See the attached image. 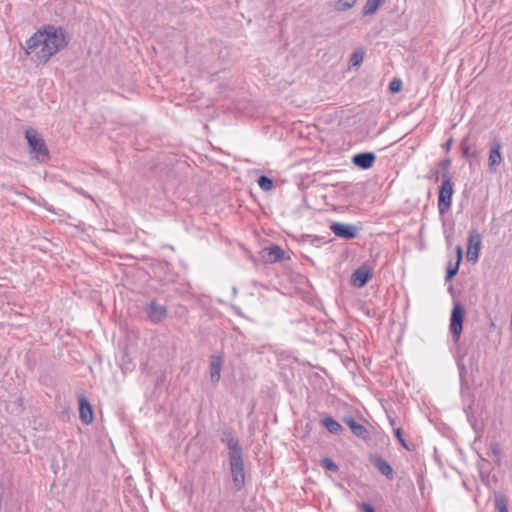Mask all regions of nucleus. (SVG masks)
<instances>
[{"instance_id": "nucleus-5", "label": "nucleus", "mask_w": 512, "mask_h": 512, "mask_svg": "<svg viewBox=\"0 0 512 512\" xmlns=\"http://www.w3.org/2000/svg\"><path fill=\"white\" fill-rule=\"evenodd\" d=\"M442 178H443V181L439 188V193H438V210L441 215H444L451 208L452 195H453L454 189H453V183L451 181L450 175L443 173Z\"/></svg>"}, {"instance_id": "nucleus-29", "label": "nucleus", "mask_w": 512, "mask_h": 512, "mask_svg": "<svg viewBox=\"0 0 512 512\" xmlns=\"http://www.w3.org/2000/svg\"><path fill=\"white\" fill-rule=\"evenodd\" d=\"M450 165H451V159L450 158H445L443 159L440 163H439V167L441 168L442 170V174L443 173H446L447 175H449V168H450Z\"/></svg>"}, {"instance_id": "nucleus-17", "label": "nucleus", "mask_w": 512, "mask_h": 512, "mask_svg": "<svg viewBox=\"0 0 512 512\" xmlns=\"http://www.w3.org/2000/svg\"><path fill=\"white\" fill-rule=\"evenodd\" d=\"M384 1L385 0H367L363 7L362 15L368 16L374 14Z\"/></svg>"}, {"instance_id": "nucleus-1", "label": "nucleus", "mask_w": 512, "mask_h": 512, "mask_svg": "<svg viewBox=\"0 0 512 512\" xmlns=\"http://www.w3.org/2000/svg\"><path fill=\"white\" fill-rule=\"evenodd\" d=\"M67 44V33L62 27L47 25L26 41L24 49L27 55L34 54L33 60L36 63L45 64Z\"/></svg>"}, {"instance_id": "nucleus-32", "label": "nucleus", "mask_w": 512, "mask_h": 512, "mask_svg": "<svg viewBox=\"0 0 512 512\" xmlns=\"http://www.w3.org/2000/svg\"><path fill=\"white\" fill-rule=\"evenodd\" d=\"M362 510L363 512H375L374 507L369 503H363Z\"/></svg>"}, {"instance_id": "nucleus-25", "label": "nucleus", "mask_w": 512, "mask_h": 512, "mask_svg": "<svg viewBox=\"0 0 512 512\" xmlns=\"http://www.w3.org/2000/svg\"><path fill=\"white\" fill-rule=\"evenodd\" d=\"M460 148L462 151V154L465 158L474 157L475 154L471 153L470 151V145L468 144V137L464 138L460 143Z\"/></svg>"}, {"instance_id": "nucleus-15", "label": "nucleus", "mask_w": 512, "mask_h": 512, "mask_svg": "<svg viewBox=\"0 0 512 512\" xmlns=\"http://www.w3.org/2000/svg\"><path fill=\"white\" fill-rule=\"evenodd\" d=\"M373 465L377 468V470L384 475L389 480L394 478V470L391 465L383 459L381 456H375L372 459Z\"/></svg>"}, {"instance_id": "nucleus-7", "label": "nucleus", "mask_w": 512, "mask_h": 512, "mask_svg": "<svg viewBox=\"0 0 512 512\" xmlns=\"http://www.w3.org/2000/svg\"><path fill=\"white\" fill-rule=\"evenodd\" d=\"M482 244V236L476 230L469 231L467 245V259L470 262H477Z\"/></svg>"}, {"instance_id": "nucleus-30", "label": "nucleus", "mask_w": 512, "mask_h": 512, "mask_svg": "<svg viewBox=\"0 0 512 512\" xmlns=\"http://www.w3.org/2000/svg\"><path fill=\"white\" fill-rule=\"evenodd\" d=\"M125 357H126V349L124 348L123 351H122V355H121V358L119 359V365L122 369V371L125 373V365H126V361H125Z\"/></svg>"}, {"instance_id": "nucleus-11", "label": "nucleus", "mask_w": 512, "mask_h": 512, "mask_svg": "<svg viewBox=\"0 0 512 512\" xmlns=\"http://www.w3.org/2000/svg\"><path fill=\"white\" fill-rule=\"evenodd\" d=\"M79 416L84 424H90L93 421V409L84 394L78 395Z\"/></svg>"}, {"instance_id": "nucleus-10", "label": "nucleus", "mask_w": 512, "mask_h": 512, "mask_svg": "<svg viewBox=\"0 0 512 512\" xmlns=\"http://www.w3.org/2000/svg\"><path fill=\"white\" fill-rule=\"evenodd\" d=\"M501 142L498 139H493L490 142V153L488 158V168L491 172L496 171V167L502 161L501 155Z\"/></svg>"}, {"instance_id": "nucleus-21", "label": "nucleus", "mask_w": 512, "mask_h": 512, "mask_svg": "<svg viewBox=\"0 0 512 512\" xmlns=\"http://www.w3.org/2000/svg\"><path fill=\"white\" fill-rule=\"evenodd\" d=\"M257 183L263 191H269L274 186L273 180L266 175H261L258 178Z\"/></svg>"}, {"instance_id": "nucleus-8", "label": "nucleus", "mask_w": 512, "mask_h": 512, "mask_svg": "<svg viewBox=\"0 0 512 512\" xmlns=\"http://www.w3.org/2000/svg\"><path fill=\"white\" fill-rule=\"evenodd\" d=\"M373 269L366 264L361 265L351 275V284L354 287H364L372 278Z\"/></svg>"}, {"instance_id": "nucleus-6", "label": "nucleus", "mask_w": 512, "mask_h": 512, "mask_svg": "<svg viewBox=\"0 0 512 512\" xmlns=\"http://www.w3.org/2000/svg\"><path fill=\"white\" fill-rule=\"evenodd\" d=\"M464 318L465 310L463 306L460 303H454L450 317V332L455 342L460 339Z\"/></svg>"}, {"instance_id": "nucleus-12", "label": "nucleus", "mask_w": 512, "mask_h": 512, "mask_svg": "<svg viewBox=\"0 0 512 512\" xmlns=\"http://www.w3.org/2000/svg\"><path fill=\"white\" fill-rule=\"evenodd\" d=\"M376 161V155L373 152H361L352 157V163L363 170L370 169Z\"/></svg>"}, {"instance_id": "nucleus-2", "label": "nucleus", "mask_w": 512, "mask_h": 512, "mask_svg": "<svg viewBox=\"0 0 512 512\" xmlns=\"http://www.w3.org/2000/svg\"><path fill=\"white\" fill-rule=\"evenodd\" d=\"M221 442L226 443L229 449V466L233 485L236 491H240L245 486V472L243 451L238 438L231 429H226L221 434Z\"/></svg>"}, {"instance_id": "nucleus-34", "label": "nucleus", "mask_w": 512, "mask_h": 512, "mask_svg": "<svg viewBox=\"0 0 512 512\" xmlns=\"http://www.w3.org/2000/svg\"><path fill=\"white\" fill-rule=\"evenodd\" d=\"M452 142H453V139H452V138H450V139H448V140H447V142L445 143L444 148H445L447 151H449V150H450L451 145H452Z\"/></svg>"}, {"instance_id": "nucleus-22", "label": "nucleus", "mask_w": 512, "mask_h": 512, "mask_svg": "<svg viewBox=\"0 0 512 512\" xmlns=\"http://www.w3.org/2000/svg\"><path fill=\"white\" fill-rule=\"evenodd\" d=\"M321 465L323 468L332 471V472H338L339 467L338 465L329 457H325L321 460Z\"/></svg>"}, {"instance_id": "nucleus-28", "label": "nucleus", "mask_w": 512, "mask_h": 512, "mask_svg": "<svg viewBox=\"0 0 512 512\" xmlns=\"http://www.w3.org/2000/svg\"><path fill=\"white\" fill-rule=\"evenodd\" d=\"M402 89V81L399 79H394L389 84V90L393 93H397Z\"/></svg>"}, {"instance_id": "nucleus-27", "label": "nucleus", "mask_w": 512, "mask_h": 512, "mask_svg": "<svg viewBox=\"0 0 512 512\" xmlns=\"http://www.w3.org/2000/svg\"><path fill=\"white\" fill-rule=\"evenodd\" d=\"M490 449H491V452L493 453V455H495L497 457L496 459V463L498 465L501 464V458H500V455H501V447L498 443H492L490 445Z\"/></svg>"}, {"instance_id": "nucleus-13", "label": "nucleus", "mask_w": 512, "mask_h": 512, "mask_svg": "<svg viewBox=\"0 0 512 512\" xmlns=\"http://www.w3.org/2000/svg\"><path fill=\"white\" fill-rule=\"evenodd\" d=\"M284 250L277 245L262 250V258L269 263L280 262L284 259Z\"/></svg>"}, {"instance_id": "nucleus-24", "label": "nucleus", "mask_w": 512, "mask_h": 512, "mask_svg": "<svg viewBox=\"0 0 512 512\" xmlns=\"http://www.w3.org/2000/svg\"><path fill=\"white\" fill-rule=\"evenodd\" d=\"M459 266L460 264L457 261L454 266L449 263L446 269L445 281H450L458 273Z\"/></svg>"}, {"instance_id": "nucleus-26", "label": "nucleus", "mask_w": 512, "mask_h": 512, "mask_svg": "<svg viewBox=\"0 0 512 512\" xmlns=\"http://www.w3.org/2000/svg\"><path fill=\"white\" fill-rule=\"evenodd\" d=\"M394 436L396 437V439L398 440V442L400 443V445L410 451L411 448L408 446L407 442L405 441V439L403 438V435H402V429L401 428H395L394 429Z\"/></svg>"}, {"instance_id": "nucleus-33", "label": "nucleus", "mask_w": 512, "mask_h": 512, "mask_svg": "<svg viewBox=\"0 0 512 512\" xmlns=\"http://www.w3.org/2000/svg\"><path fill=\"white\" fill-rule=\"evenodd\" d=\"M456 252H457V262L458 264H460L461 260H462V257H463V250H462V247L461 246H457L456 247Z\"/></svg>"}, {"instance_id": "nucleus-14", "label": "nucleus", "mask_w": 512, "mask_h": 512, "mask_svg": "<svg viewBox=\"0 0 512 512\" xmlns=\"http://www.w3.org/2000/svg\"><path fill=\"white\" fill-rule=\"evenodd\" d=\"M222 358L212 355L210 357V380L213 385H217L221 377Z\"/></svg>"}, {"instance_id": "nucleus-16", "label": "nucleus", "mask_w": 512, "mask_h": 512, "mask_svg": "<svg viewBox=\"0 0 512 512\" xmlns=\"http://www.w3.org/2000/svg\"><path fill=\"white\" fill-rule=\"evenodd\" d=\"M321 423L331 434L339 435L343 431L341 424L330 415H324Z\"/></svg>"}, {"instance_id": "nucleus-31", "label": "nucleus", "mask_w": 512, "mask_h": 512, "mask_svg": "<svg viewBox=\"0 0 512 512\" xmlns=\"http://www.w3.org/2000/svg\"><path fill=\"white\" fill-rule=\"evenodd\" d=\"M344 423L348 425L350 430H352L353 426H355L357 424L356 420L352 417L344 418Z\"/></svg>"}, {"instance_id": "nucleus-19", "label": "nucleus", "mask_w": 512, "mask_h": 512, "mask_svg": "<svg viewBox=\"0 0 512 512\" xmlns=\"http://www.w3.org/2000/svg\"><path fill=\"white\" fill-rule=\"evenodd\" d=\"M351 432L358 438L360 439H363V440H368L370 439V432L369 430L363 426L362 424L358 423L353 426Z\"/></svg>"}, {"instance_id": "nucleus-36", "label": "nucleus", "mask_w": 512, "mask_h": 512, "mask_svg": "<svg viewBox=\"0 0 512 512\" xmlns=\"http://www.w3.org/2000/svg\"><path fill=\"white\" fill-rule=\"evenodd\" d=\"M390 424L395 425V420L393 418H389Z\"/></svg>"}, {"instance_id": "nucleus-20", "label": "nucleus", "mask_w": 512, "mask_h": 512, "mask_svg": "<svg viewBox=\"0 0 512 512\" xmlns=\"http://www.w3.org/2000/svg\"><path fill=\"white\" fill-rule=\"evenodd\" d=\"M357 0H337L333 4L335 11L341 12L352 8L356 4Z\"/></svg>"}, {"instance_id": "nucleus-9", "label": "nucleus", "mask_w": 512, "mask_h": 512, "mask_svg": "<svg viewBox=\"0 0 512 512\" xmlns=\"http://www.w3.org/2000/svg\"><path fill=\"white\" fill-rule=\"evenodd\" d=\"M331 231L339 238L346 240L354 239L357 236L358 229L354 225L334 222L330 226Z\"/></svg>"}, {"instance_id": "nucleus-4", "label": "nucleus", "mask_w": 512, "mask_h": 512, "mask_svg": "<svg viewBox=\"0 0 512 512\" xmlns=\"http://www.w3.org/2000/svg\"><path fill=\"white\" fill-rule=\"evenodd\" d=\"M142 310L145 315V319L154 325L163 323L168 317L167 306L159 303L155 299L146 302L143 305Z\"/></svg>"}, {"instance_id": "nucleus-35", "label": "nucleus", "mask_w": 512, "mask_h": 512, "mask_svg": "<svg viewBox=\"0 0 512 512\" xmlns=\"http://www.w3.org/2000/svg\"><path fill=\"white\" fill-rule=\"evenodd\" d=\"M433 173L435 174V180L438 181L439 180V172L435 171Z\"/></svg>"}, {"instance_id": "nucleus-23", "label": "nucleus", "mask_w": 512, "mask_h": 512, "mask_svg": "<svg viewBox=\"0 0 512 512\" xmlns=\"http://www.w3.org/2000/svg\"><path fill=\"white\" fill-rule=\"evenodd\" d=\"M364 58V53L362 50H356L352 53L350 57V64L352 66H358L362 63Z\"/></svg>"}, {"instance_id": "nucleus-18", "label": "nucleus", "mask_w": 512, "mask_h": 512, "mask_svg": "<svg viewBox=\"0 0 512 512\" xmlns=\"http://www.w3.org/2000/svg\"><path fill=\"white\" fill-rule=\"evenodd\" d=\"M495 508L498 512H509L508 511V500L507 497L502 493H496L494 496Z\"/></svg>"}, {"instance_id": "nucleus-3", "label": "nucleus", "mask_w": 512, "mask_h": 512, "mask_svg": "<svg viewBox=\"0 0 512 512\" xmlns=\"http://www.w3.org/2000/svg\"><path fill=\"white\" fill-rule=\"evenodd\" d=\"M25 138L28 142L30 153L39 161H45L49 158V151L45 141L33 129L25 131Z\"/></svg>"}]
</instances>
